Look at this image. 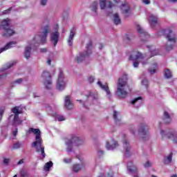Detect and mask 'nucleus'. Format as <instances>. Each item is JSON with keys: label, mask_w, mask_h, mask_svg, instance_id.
Listing matches in <instances>:
<instances>
[{"label": "nucleus", "mask_w": 177, "mask_h": 177, "mask_svg": "<svg viewBox=\"0 0 177 177\" xmlns=\"http://www.w3.org/2000/svg\"><path fill=\"white\" fill-rule=\"evenodd\" d=\"M49 34V25H46L43 28L42 32L37 35H35L33 39L30 42V46H26L24 52L26 59H30L31 56V49H35L41 44L46 42V38Z\"/></svg>", "instance_id": "obj_1"}, {"label": "nucleus", "mask_w": 177, "mask_h": 177, "mask_svg": "<svg viewBox=\"0 0 177 177\" xmlns=\"http://www.w3.org/2000/svg\"><path fill=\"white\" fill-rule=\"evenodd\" d=\"M32 132L35 135V141L32 143V147L35 149L37 153H40L42 159L46 157L45 153V147L42 145V138H41V131L38 129L30 128L29 129L28 133Z\"/></svg>", "instance_id": "obj_2"}, {"label": "nucleus", "mask_w": 177, "mask_h": 177, "mask_svg": "<svg viewBox=\"0 0 177 177\" xmlns=\"http://www.w3.org/2000/svg\"><path fill=\"white\" fill-rule=\"evenodd\" d=\"M128 77L127 75H124L122 77L119 78L118 82V88L115 94L120 99H125L128 97Z\"/></svg>", "instance_id": "obj_3"}, {"label": "nucleus", "mask_w": 177, "mask_h": 177, "mask_svg": "<svg viewBox=\"0 0 177 177\" xmlns=\"http://www.w3.org/2000/svg\"><path fill=\"white\" fill-rule=\"evenodd\" d=\"M160 35H165L167 41L165 44L166 50H172L176 44V35L171 29H163L159 31Z\"/></svg>", "instance_id": "obj_4"}, {"label": "nucleus", "mask_w": 177, "mask_h": 177, "mask_svg": "<svg viewBox=\"0 0 177 177\" xmlns=\"http://www.w3.org/2000/svg\"><path fill=\"white\" fill-rule=\"evenodd\" d=\"M65 145L66 146L67 153H71L73 151V145L75 146H81V145H84V139L75 134H73L71 139L65 141Z\"/></svg>", "instance_id": "obj_5"}, {"label": "nucleus", "mask_w": 177, "mask_h": 177, "mask_svg": "<svg viewBox=\"0 0 177 177\" xmlns=\"http://www.w3.org/2000/svg\"><path fill=\"white\" fill-rule=\"evenodd\" d=\"M86 50L80 53L76 57V61L77 63H82V62H85L89 59L91 55H92V49L93 48L92 46V41H89L86 44Z\"/></svg>", "instance_id": "obj_6"}, {"label": "nucleus", "mask_w": 177, "mask_h": 177, "mask_svg": "<svg viewBox=\"0 0 177 177\" xmlns=\"http://www.w3.org/2000/svg\"><path fill=\"white\" fill-rule=\"evenodd\" d=\"M10 19H3L0 24V30H3L2 32V37L5 38H9V37H12L14 35L15 31L13 29L10 28Z\"/></svg>", "instance_id": "obj_7"}, {"label": "nucleus", "mask_w": 177, "mask_h": 177, "mask_svg": "<svg viewBox=\"0 0 177 177\" xmlns=\"http://www.w3.org/2000/svg\"><path fill=\"white\" fill-rule=\"evenodd\" d=\"M11 111L12 114L9 116L10 121H12V125H20L22 121L19 118V114H21L23 111H21L20 106H15L11 109Z\"/></svg>", "instance_id": "obj_8"}, {"label": "nucleus", "mask_w": 177, "mask_h": 177, "mask_svg": "<svg viewBox=\"0 0 177 177\" xmlns=\"http://www.w3.org/2000/svg\"><path fill=\"white\" fill-rule=\"evenodd\" d=\"M67 85V82L64 79V74L63 73V71L62 68L59 69L58 78L56 83V89L57 91H64L66 89V86Z\"/></svg>", "instance_id": "obj_9"}, {"label": "nucleus", "mask_w": 177, "mask_h": 177, "mask_svg": "<svg viewBox=\"0 0 177 177\" xmlns=\"http://www.w3.org/2000/svg\"><path fill=\"white\" fill-rule=\"evenodd\" d=\"M41 79L46 89H50V88H52L53 84L52 75H50V73L46 71H44L41 74Z\"/></svg>", "instance_id": "obj_10"}, {"label": "nucleus", "mask_w": 177, "mask_h": 177, "mask_svg": "<svg viewBox=\"0 0 177 177\" xmlns=\"http://www.w3.org/2000/svg\"><path fill=\"white\" fill-rule=\"evenodd\" d=\"M146 56L142 55V53L138 52V51H133L130 57L129 60H133V67L135 68H137V67H139V62H138L137 60H139L140 59H145Z\"/></svg>", "instance_id": "obj_11"}, {"label": "nucleus", "mask_w": 177, "mask_h": 177, "mask_svg": "<svg viewBox=\"0 0 177 177\" xmlns=\"http://www.w3.org/2000/svg\"><path fill=\"white\" fill-rule=\"evenodd\" d=\"M138 134L143 140H146L145 138H149V126L145 123L140 124L138 129Z\"/></svg>", "instance_id": "obj_12"}, {"label": "nucleus", "mask_w": 177, "mask_h": 177, "mask_svg": "<svg viewBox=\"0 0 177 177\" xmlns=\"http://www.w3.org/2000/svg\"><path fill=\"white\" fill-rule=\"evenodd\" d=\"M137 31L140 35V38L142 42H146L150 38L149 33L145 31V29H143L140 25H137Z\"/></svg>", "instance_id": "obj_13"}, {"label": "nucleus", "mask_w": 177, "mask_h": 177, "mask_svg": "<svg viewBox=\"0 0 177 177\" xmlns=\"http://www.w3.org/2000/svg\"><path fill=\"white\" fill-rule=\"evenodd\" d=\"M160 135L162 138H167L168 139H172L174 143H177V135L170 133L168 131H164L160 130Z\"/></svg>", "instance_id": "obj_14"}, {"label": "nucleus", "mask_w": 177, "mask_h": 177, "mask_svg": "<svg viewBox=\"0 0 177 177\" xmlns=\"http://www.w3.org/2000/svg\"><path fill=\"white\" fill-rule=\"evenodd\" d=\"M123 136V147L124 150V155L126 157H129V156H131V145H129V142H128V140H127L126 136L124 135Z\"/></svg>", "instance_id": "obj_15"}, {"label": "nucleus", "mask_w": 177, "mask_h": 177, "mask_svg": "<svg viewBox=\"0 0 177 177\" xmlns=\"http://www.w3.org/2000/svg\"><path fill=\"white\" fill-rule=\"evenodd\" d=\"M148 21L152 28H154L156 26H158V17L151 14L148 18Z\"/></svg>", "instance_id": "obj_16"}, {"label": "nucleus", "mask_w": 177, "mask_h": 177, "mask_svg": "<svg viewBox=\"0 0 177 177\" xmlns=\"http://www.w3.org/2000/svg\"><path fill=\"white\" fill-rule=\"evenodd\" d=\"M97 84L101 89H102V91H104V92H106L109 99H110V96H111V93L110 92V89L109 88V84L107 83L103 84V83H102V82L100 81H98L97 82Z\"/></svg>", "instance_id": "obj_17"}, {"label": "nucleus", "mask_w": 177, "mask_h": 177, "mask_svg": "<svg viewBox=\"0 0 177 177\" xmlns=\"http://www.w3.org/2000/svg\"><path fill=\"white\" fill-rule=\"evenodd\" d=\"M162 120L165 124H169L172 121V114L168 111H165Z\"/></svg>", "instance_id": "obj_18"}, {"label": "nucleus", "mask_w": 177, "mask_h": 177, "mask_svg": "<svg viewBox=\"0 0 177 177\" xmlns=\"http://www.w3.org/2000/svg\"><path fill=\"white\" fill-rule=\"evenodd\" d=\"M64 104L65 107L68 109V110H71L73 107H74V104H73V102H71V97L69 95H66L64 99Z\"/></svg>", "instance_id": "obj_19"}, {"label": "nucleus", "mask_w": 177, "mask_h": 177, "mask_svg": "<svg viewBox=\"0 0 177 177\" xmlns=\"http://www.w3.org/2000/svg\"><path fill=\"white\" fill-rule=\"evenodd\" d=\"M86 165L85 163H82L81 165L76 163L74 164L72 167V171L76 174L80 172L82 169H85Z\"/></svg>", "instance_id": "obj_20"}, {"label": "nucleus", "mask_w": 177, "mask_h": 177, "mask_svg": "<svg viewBox=\"0 0 177 177\" xmlns=\"http://www.w3.org/2000/svg\"><path fill=\"white\" fill-rule=\"evenodd\" d=\"M50 41L52 44H53L54 46H56L57 45V43L59 42V32H55L51 33L50 35Z\"/></svg>", "instance_id": "obj_21"}, {"label": "nucleus", "mask_w": 177, "mask_h": 177, "mask_svg": "<svg viewBox=\"0 0 177 177\" xmlns=\"http://www.w3.org/2000/svg\"><path fill=\"white\" fill-rule=\"evenodd\" d=\"M74 35H75V29L72 28L70 31V35L67 40L69 46H73V44L74 42Z\"/></svg>", "instance_id": "obj_22"}, {"label": "nucleus", "mask_w": 177, "mask_h": 177, "mask_svg": "<svg viewBox=\"0 0 177 177\" xmlns=\"http://www.w3.org/2000/svg\"><path fill=\"white\" fill-rule=\"evenodd\" d=\"M86 97L88 102L93 100V102H96V100L99 99L97 94L93 92H89L88 94H86Z\"/></svg>", "instance_id": "obj_23"}, {"label": "nucleus", "mask_w": 177, "mask_h": 177, "mask_svg": "<svg viewBox=\"0 0 177 177\" xmlns=\"http://www.w3.org/2000/svg\"><path fill=\"white\" fill-rule=\"evenodd\" d=\"M120 9L126 17H128V16H129V13L131 12V9L129 8V6L128 4L127 3L122 4Z\"/></svg>", "instance_id": "obj_24"}, {"label": "nucleus", "mask_w": 177, "mask_h": 177, "mask_svg": "<svg viewBox=\"0 0 177 177\" xmlns=\"http://www.w3.org/2000/svg\"><path fill=\"white\" fill-rule=\"evenodd\" d=\"M127 169L130 174H136L138 172V167H136L132 162L127 163Z\"/></svg>", "instance_id": "obj_25"}, {"label": "nucleus", "mask_w": 177, "mask_h": 177, "mask_svg": "<svg viewBox=\"0 0 177 177\" xmlns=\"http://www.w3.org/2000/svg\"><path fill=\"white\" fill-rule=\"evenodd\" d=\"M16 44H17V42L15 41L8 42L4 47L0 48V53L5 52V50H8V49H10V48H13Z\"/></svg>", "instance_id": "obj_26"}, {"label": "nucleus", "mask_w": 177, "mask_h": 177, "mask_svg": "<svg viewBox=\"0 0 177 177\" xmlns=\"http://www.w3.org/2000/svg\"><path fill=\"white\" fill-rule=\"evenodd\" d=\"M106 147L107 150H114V149H116V147H118V142L117 141H115L114 140H111V145L107 142Z\"/></svg>", "instance_id": "obj_27"}, {"label": "nucleus", "mask_w": 177, "mask_h": 177, "mask_svg": "<svg viewBox=\"0 0 177 177\" xmlns=\"http://www.w3.org/2000/svg\"><path fill=\"white\" fill-rule=\"evenodd\" d=\"M113 23L116 24V26L121 24V18H120V15H118V13L113 15Z\"/></svg>", "instance_id": "obj_28"}, {"label": "nucleus", "mask_w": 177, "mask_h": 177, "mask_svg": "<svg viewBox=\"0 0 177 177\" xmlns=\"http://www.w3.org/2000/svg\"><path fill=\"white\" fill-rule=\"evenodd\" d=\"M149 52L151 53L150 57H153V56H157L160 55V50L154 49V47H151V49H149Z\"/></svg>", "instance_id": "obj_29"}, {"label": "nucleus", "mask_w": 177, "mask_h": 177, "mask_svg": "<svg viewBox=\"0 0 177 177\" xmlns=\"http://www.w3.org/2000/svg\"><path fill=\"white\" fill-rule=\"evenodd\" d=\"M165 78L169 80V78H172V72L168 68L165 69L164 72Z\"/></svg>", "instance_id": "obj_30"}, {"label": "nucleus", "mask_w": 177, "mask_h": 177, "mask_svg": "<svg viewBox=\"0 0 177 177\" xmlns=\"http://www.w3.org/2000/svg\"><path fill=\"white\" fill-rule=\"evenodd\" d=\"M131 104H138V107L142 104V97H138L131 101Z\"/></svg>", "instance_id": "obj_31"}, {"label": "nucleus", "mask_w": 177, "mask_h": 177, "mask_svg": "<svg viewBox=\"0 0 177 177\" xmlns=\"http://www.w3.org/2000/svg\"><path fill=\"white\" fill-rule=\"evenodd\" d=\"M52 167H53V162L52 161L46 162L44 165V171H49Z\"/></svg>", "instance_id": "obj_32"}, {"label": "nucleus", "mask_w": 177, "mask_h": 177, "mask_svg": "<svg viewBox=\"0 0 177 177\" xmlns=\"http://www.w3.org/2000/svg\"><path fill=\"white\" fill-rule=\"evenodd\" d=\"M16 63H17V62L16 61H12L10 62L8 64H6V67L3 68V71H5V70H8V68H10V67H12V66H15V64H16Z\"/></svg>", "instance_id": "obj_33"}, {"label": "nucleus", "mask_w": 177, "mask_h": 177, "mask_svg": "<svg viewBox=\"0 0 177 177\" xmlns=\"http://www.w3.org/2000/svg\"><path fill=\"white\" fill-rule=\"evenodd\" d=\"M97 5L98 3L97 1H94L92 5H91V8H92V11L96 12V10H97Z\"/></svg>", "instance_id": "obj_34"}, {"label": "nucleus", "mask_w": 177, "mask_h": 177, "mask_svg": "<svg viewBox=\"0 0 177 177\" xmlns=\"http://www.w3.org/2000/svg\"><path fill=\"white\" fill-rule=\"evenodd\" d=\"M100 6L101 9L106 8V0H100Z\"/></svg>", "instance_id": "obj_35"}, {"label": "nucleus", "mask_w": 177, "mask_h": 177, "mask_svg": "<svg viewBox=\"0 0 177 177\" xmlns=\"http://www.w3.org/2000/svg\"><path fill=\"white\" fill-rule=\"evenodd\" d=\"M21 146H23V143L18 142L14 144L12 149H20Z\"/></svg>", "instance_id": "obj_36"}, {"label": "nucleus", "mask_w": 177, "mask_h": 177, "mask_svg": "<svg viewBox=\"0 0 177 177\" xmlns=\"http://www.w3.org/2000/svg\"><path fill=\"white\" fill-rule=\"evenodd\" d=\"M142 84L144 85V86H145L147 89L149 88V81L147 79L142 80Z\"/></svg>", "instance_id": "obj_37"}, {"label": "nucleus", "mask_w": 177, "mask_h": 177, "mask_svg": "<svg viewBox=\"0 0 177 177\" xmlns=\"http://www.w3.org/2000/svg\"><path fill=\"white\" fill-rule=\"evenodd\" d=\"M21 177H30V174H28V172H27L24 170H22L21 171Z\"/></svg>", "instance_id": "obj_38"}, {"label": "nucleus", "mask_w": 177, "mask_h": 177, "mask_svg": "<svg viewBox=\"0 0 177 177\" xmlns=\"http://www.w3.org/2000/svg\"><path fill=\"white\" fill-rule=\"evenodd\" d=\"M117 115H118V112L114 111H113V118H114L116 124H118V121H120V120L117 119Z\"/></svg>", "instance_id": "obj_39"}, {"label": "nucleus", "mask_w": 177, "mask_h": 177, "mask_svg": "<svg viewBox=\"0 0 177 177\" xmlns=\"http://www.w3.org/2000/svg\"><path fill=\"white\" fill-rule=\"evenodd\" d=\"M21 82H23V79L20 78V79L15 80L14 82V84H17V85H20V84H21Z\"/></svg>", "instance_id": "obj_40"}, {"label": "nucleus", "mask_w": 177, "mask_h": 177, "mask_svg": "<svg viewBox=\"0 0 177 177\" xmlns=\"http://www.w3.org/2000/svg\"><path fill=\"white\" fill-rule=\"evenodd\" d=\"M166 161L171 162L172 161V153H171L166 158Z\"/></svg>", "instance_id": "obj_41"}, {"label": "nucleus", "mask_w": 177, "mask_h": 177, "mask_svg": "<svg viewBox=\"0 0 177 177\" xmlns=\"http://www.w3.org/2000/svg\"><path fill=\"white\" fill-rule=\"evenodd\" d=\"M46 3H48V0H40V5L41 6H46Z\"/></svg>", "instance_id": "obj_42"}, {"label": "nucleus", "mask_w": 177, "mask_h": 177, "mask_svg": "<svg viewBox=\"0 0 177 177\" xmlns=\"http://www.w3.org/2000/svg\"><path fill=\"white\" fill-rule=\"evenodd\" d=\"M129 131L131 132L133 135H135V127L133 125H131L129 127Z\"/></svg>", "instance_id": "obj_43"}, {"label": "nucleus", "mask_w": 177, "mask_h": 177, "mask_svg": "<svg viewBox=\"0 0 177 177\" xmlns=\"http://www.w3.org/2000/svg\"><path fill=\"white\" fill-rule=\"evenodd\" d=\"M10 10H12V8H8V10H4L1 15H8V13H10Z\"/></svg>", "instance_id": "obj_44"}, {"label": "nucleus", "mask_w": 177, "mask_h": 177, "mask_svg": "<svg viewBox=\"0 0 177 177\" xmlns=\"http://www.w3.org/2000/svg\"><path fill=\"white\" fill-rule=\"evenodd\" d=\"M57 120H58V121H65L66 118H64V116H63V115H61V116L57 117Z\"/></svg>", "instance_id": "obj_45"}, {"label": "nucleus", "mask_w": 177, "mask_h": 177, "mask_svg": "<svg viewBox=\"0 0 177 177\" xmlns=\"http://www.w3.org/2000/svg\"><path fill=\"white\" fill-rule=\"evenodd\" d=\"M106 6L111 9V8L114 6V5L112 3L111 1H108L106 3Z\"/></svg>", "instance_id": "obj_46"}, {"label": "nucleus", "mask_w": 177, "mask_h": 177, "mask_svg": "<svg viewBox=\"0 0 177 177\" xmlns=\"http://www.w3.org/2000/svg\"><path fill=\"white\" fill-rule=\"evenodd\" d=\"M106 177H114V173L113 171H109L107 173Z\"/></svg>", "instance_id": "obj_47"}, {"label": "nucleus", "mask_w": 177, "mask_h": 177, "mask_svg": "<svg viewBox=\"0 0 177 177\" xmlns=\"http://www.w3.org/2000/svg\"><path fill=\"white\" fill-rule=\"evenodd\" d=\"M64 162H66V164H70V162H71V158L64 159Z\"/></svg>", "instance_id": "obj_48"}, {"label": "nucleus", "mask_w": 177, "mask_h": 177, "mask_svg": "<svg viewBox=\"0 0 177 177\" xmlns=\"http://www.w3.org/2000/svg\"><path fill=\"white\" fill-rule=\"evenodd\" d=\"M77 102H80V103H81L82 104H83L84 107H85L86 109H87L86 106H85V103H86V100H77Z\"/></svg>", "instance_id": "obj_49"}, {"label": "nucleus", "mask_w": 177, "mask_h": 177, "mask_svg": "<svg viewBox=\"0 0 177 177\" xmlns=\"http://www.w3.org/2000/svg\"><path fill=\"white\" fill-rule=\"evenodd\" d=\"M5 111L3 109H0V121L2 120V116L3 115V113Z\"/></svg>", "instance_id": "obj_50"}, {"label": "nucleus", "mask_w": 177, "mask_h": 177, "mask_svg": "<svg viewBox=\"0 0 177 177\" xmlns=\"http://www.w3.org/2000/svg\"><path fill=\"white\" fill-rule=\"evenodd\" d=\"M95 81V77L91 76L89 78H88V82H90V84H92V82H93Z\"/></svg>", "instance_id": "obj_51"}, {"label": "nucleus", "mask_w": 177, "mask_h": 177, "mask_svg": "<svg viewBox=\"0 0 177 177\" xmlns=\"http://www.w3.org/2000/svg\"><path fill=\"white\" fill-rule=\"evenodd\" d=\"M4 78H6V73L0 74V80H3Z\"/></svg>", "instance_id": "obj_52"}, {"label": "nucleus", "mask_w": 177, "mask_h": 177, "mask_svg": "<svg viewBox=\"0 0 177 177\" xmlns=\"http://www.w3.org/2000/svg\"><path fill=\"white\" fill-rule=\"evenodd\" d=\"M151 164L150 163V162H147L145 165L144 167H145V168H149V167H151Z\"/></svg>", "instance_id": "obj_53"}, {"label": "nucleus", "mask_w": 177, "mask_h": 177, "mask_svg": "<svg viewBox=\"0 0 177 177\" xmlns=\"http://www.w3.org/2000/svg\"><path fill=\"white\" fill-rule=\"evenodd\" d=\"M142 3H145V5H149L150 0H142Z\"/></svg>", "instance_id": "obj_54"}, {"label": "nucleus", "mask_w": 177, "mask_h": 177, "mask_svg": "<svg viewBox=\"0 0 177 177\" xmlns=\"http://www.w3.org/2000/svg\"><path fill=\"white\" fill-rule=\"evenodd\" d=\"M21 164H24V159H21L17 162V165H21Z\"/></svg>", "instance_id": "obj_55"}, {"label": "nucleus", "mask_w": 177, "mask_h": 177, "mask_svg": "<svg viewBox=\"0 0 177 177\" xmlns=\"http://www.w3.org/2000/svg\"><path fill=\"white\" fill-rule=\"evenodd\" d=\"M149 73L151 74H154V73H156V68H154V69H149Z\"/></svg>", "instance_id": "obj_56"}, {"label": "nucleus", "mask_w": 177, "mask_h": 177, "mask_svg": "<svg viewBox=\"0 0 177 177\" xmlns=\"http://www.w3.org/2000/svg\"><path fill=\"white\" fill-rule=\"evenodd\" d=\"M103 154H104V151H102V150H99L98 151V156H103Z\"/></svg>", "instance_id": "obj_57"}, {"label": "nucleus", "mask_w": 177, "mask_h": 177, "mask_svg": "<svg viewBox=\"0 0 177 177\" xmlns=\"http://www.w3.org/2000/svg\"><path fill=\"white\" fill-rule=\"evenodd\" d=\"M40 52L41 53H45L47 52V50H46V48H40Z\"/></svg>", "instance_id": "obj_58"}, {"label": "nucleus", "mask_w": 177, "mask_h": 177, "mask_svg": "<svg viewBox=\"0 0 177 177\" xmlns=\"http://www.w3.org/2000/svg\"><path fill=\"white\" fill-rule=\"evenodd\" d=\"M13 136H16L17 135V129H15V131H12Z\"/></svg>", "instance_id": "obj_59"}, {"label": "nucleus", "mask_w": 177, "mask_h": 177, "mask_svg": "<svg viewBox=\"0 0 177 177\" xmlns=\"http://www.w3.org/2000/svg\"><path fill=\"white\" fill-rule=\"evenodd\" d=\"M9 161H10L9 159L6 158V159H4L3 162H4V164L8 165V164H9Z\"/></svg>", "instance_id": "obj_60"}, {"label": "nucleus", "mask_w": 177, "mask_h": 177, "mask_svg": "<svg viewBox=\"0 0 177 177\" xmlns=\"http://www.w3.org/2000/svg\"><path fill=\"white\" fill-rule=\"evenodd\" d=\"M50 63H52V59H50V58H48L47 59V64H48V66H50Z\"/></svg>", "instance_id": "obj_61"}, {"label": "nucleus", "mask_w": 177, "mask_h": 177, "mask_svg": "<svg viewBox=\"0 0 177 177\" xmlns=\"http://www.w3.org/2000/svg\"><path fill=\"white\" fill-rule=\"evenodd\" d=\"M168 1H169V2H171V3H175L177 1V0H168Z\"/></svg>", "instance_id": "obj_62"}, {"label": "nucleus", "mask_w": 177, "mask_h": 177, "mask_svg": "<svg viewBox=\"0 0 177 177\" xmlns=\"http://www.w3.org/2000/svg\"><path fill=\"white\" fill-rule=\"evenodd\" d=\"M33 97H39V95H37V93H34Z\"/></svg>", "instance_id": "obj_63"}, {"label": "nucleus", "mask_w": 177, "mask_h": 177, "mask_svg": "<svg viewBox=\"0 0 177 177\" xmlns=\"http://www.w3.org/2000/svg\"><path fill=\"white\" fill-rule=\"evenodd\" d=\"M97 177H104V174H101L100 176H98Z\"/></svg>", "instance_id": "obj_64"}]
</instances>
